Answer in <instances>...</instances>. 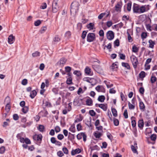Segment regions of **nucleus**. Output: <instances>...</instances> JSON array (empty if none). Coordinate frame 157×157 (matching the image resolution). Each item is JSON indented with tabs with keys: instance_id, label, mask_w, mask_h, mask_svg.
Masks as SVG:
<instances>
[{
	"instance_id": "4",
	"label": "nucleus",
	"mask_w": 157,
	"mask_h": 157,
	"mask_svg": "<svg viewBox=\"0 0 157 157\" xmlns=\"http://www.w3.org/2000/svg\"><path fill=\"white\" fill-rule=\"evenodd\" d=\"M96 37L95 34L94 33H89L87 36V40L89 42H92L95 40Z\"/></svg>"
},
{
	"instance_id": "35",
	"label": "nucleus",
	"mask_w": 157,
	"mask_h": 157,
	"mask_svg": "<svg viewBox=\"0 0 157 157\" xmlns=\"http://www.w3.org/2000/svg\"><path fill=\"white\" fill-rule=\"evenodd\" d=\"M127 33L128 34V41L129 42H132V39L131 36L130 34L128 32H127Z\"/></svg>"
},
{
	"instance_id": "52",
	"label": "nucleus",
	"mask_w": 157,
	"mask_h": 157,
	"mask_svg": "<svg viewBox=\"0 0 157 157\" xmlns=\"http://www.w3.org/2000/svg\"><path fill=\"white\" fill-rule=\"evenodd\" d=\"M140 109H143L145 108V106L142 102H140Z\"/></svg>"
},
{
	"instance_id": "23",
	"label": "nucleus",
	"mask_w": 157,
	"mask_h": 157,
	"mask_svg": "<svg viewBox=\"0 0 157 157\" xmlns=\"http://www.w3.org/2000/svg\"><path fill=\"white\" fill-rule=\"evenodd\" d=\"M40 53L39 52L36 51L32 54V56L33 57H36L40 56Z\"/></svg>"
},
{
	"instance_id": "38",
	"label": "nucleus",
	"mask_w": 157,
	"mask_h": 157,
	"mask_svg": "<svg viewBox=\"0 0 157 157\" xmlns=\"http://www.w3.org/2000/svg\"><path fill=\"white\" fill-rule=\"evenodd\" d=\"M113 122L115 126H117L119 125V121L118 119L114 118L113 119Z\"/></svg>"
},
{
	"instance_id": "7",
	"label": "nucleus",
	"mask_w": 157,
	"mask_h": 157,
	"mask_svg": "<svg viewBox=\"0 0 157 157\" xmlns=\"http://www.w3.org/2000/svg\"><path fill=\"white\" fill-rule=\"evenodd\" d=\"M42 138V136L41 134H36L33 136V139L34 140L38 141L40 143H41Z\"/></svg>"
},
{
	"instance_id": "11",
	"label": "nucleus",
	"mask_w": 157,
	"mask_h": 157,
	"mask_svg": "<svg viewBox=\"0 0 157 157\" xmlns=\"http://www.w3.org/2000/svg\"><path fill=\"white\" fill-rule=\"evenodd\" d=\"M81 150L79 148H77L75 150H73L71 152V154L72 155H74L76 154H78L80 153Z\"/></svg>"
},
{
	"instance_id": "29",
	"label": "nucleus",
	"mask_w": 157,
	"mask_h": 157,
	"mask_svg": "<svg viewBox=\"0 0 157 157\" xmlns=\"http://www.w3.org/2000/svg\"><path fill=\"white\" fill-rule=\"evenodd\" d=\"M94 24L92 23H90L87 25V27L88 29H93Z\"/></svg>"
},
{
	"instance_id": "37",
	"label": "nucleus",
	"mask_w": 157,
	"mask_h": 157,
	"mask_svg": "<svg viewBox=\"0 0 157 157\" xmlns=\"http://www.w3.org/2000/svg\"><path fill=\"white\" fill-rule=\"evenodd\" d=\"M47 27L46 26L42 27L40 30V33H44L47 30Z\"/></svg>"
},
{
	"instance_id": "27",
	"label": "nucleus",
	"mask_w": 157,
	"mask_h": 157,
	"mask_svg": "<svg viewBox=\"0 0 157 157\" xmlns=\"http://www.w3.org/2000/svg\"><path fill=\"white\" fill-rule=\"evenodd\" d=\"M67 83L68 84H71L72 83V78L71 77H69L67 78Z\"/></svg>"
},
{
	"instance_id": "31",
	"label": "nucleus",
	"mask_w": 157,
	"mask_h": 157,
	"mask_svg": "<svg viewBox=\"0 0 157 157\" xmlns=\"http://www.w3.org/2000/svg\"><path fill=\"white\" fill-rule=\"evenodd\" d=\"M73 74L78 77L80 76L81 75V73L80 71H75L74 72Z\"/></svg>"
},
{
	"instance_id": "18",
	"label": "nucleus",
	"mask_w": 157,
	"mask_h": 157,
	"mask_svg": "<svg viewBox=\"0 0 157 157\" xmlns=\"http://www.w3.org/2000/svg\"><path fill=\"white\" fill-rule=\"evenodd\" d=\"M36 94V92L35 90H34L31 92L30 96L32 98H33Z\"/></svg>"
},
{
	"instance_id": "48",
	"label": "nucleus",
	"mask_w": 157,
	"mask_h": 157,
	"mask_svg": "<svg viewBox=\"0 0 157 157\" xmlns=\"http://www.w3.org/2000/svg\"><path fill=\"white\" fill-rule=\"evenodd\" d=\"M89 113L90 115L92 116H94L96 114V113L93 110H90L89 111Z\"/></svg>"
},
{
	"instance_id": "15",
	"label": "nucleus",
	"mask_w": 157,
	"mask_h": 157,
	"mask_svg": "<svg viewBox=\"0 0 157 157\" xmlns=\"http://www.w3.org/2000/svg\"><path fill=\"white\" fill-rule=\"evenodd\" d=\"M144 121L142 120L139 121L138 122V126L141 129H142L144 126Z\"/></svg>"
},
{
	"instance_id": "54",
	"label": "nucleus",
	"mask_w": 157,
	"mask_h": 157,
	"mask_svg": "<svg viewBox=\"0 0 157 157\" xmlns=\"http://www.w3.org/2000/svg\"><path fill=\"white\" fill-rule=\"evenodd\" d=\"M69 130L72 132H75V128L74 126H71L69 128Z\"/></svg>"
},
{
	"instance_id": "47",
	"label": "nucleus",
	"mask_w": 157,
	"mask_h": 157,
	"mask_svg": "<svg viewBox=\"0 0 157 157\" xmlns=\"http://www.w3.org/2000/svg\"><path fill=\"white\" fill-rule=\"evenodd\" d=\"M123 115L125 118L127 119L128 118V112L127 109L124 110Z\"/></svg>"
},
{
	"instance_id": "43",
	"label": "nucleus",
	"mask_w": 157,
	"mask_h": 157,
	"mask_svg": "<svg viewBox=\"0 0 157 157\" xmlns=\"http://www.w3.org/2000/svg\"><path fill=\"white\" fill-rule=\"evenodd\" d=\"M62 150L64 154H68V151L66 147H63L62 149Z\"/></svg>"
},
{
	"instance_id": "5",
	"label": "nucleus",
	"mask_w": 157,
	"mask_h": 157,
	"mask_svg": "<svg viewBox=\"0 0 157 157\" xmlns=\"http://www.w3.org/2000/svg\"><path fill=\"white\" fill-rule=\"evenodd\" d=\"M58 0H54L52 5V11L53 13H56L58 10L59 7L57 5Z\"/></svg>"
},
{
	"instance_id": "53",
	"label": "nucleus",
	"mask_w": 157,
	"mask_h": 157,
	"mask_svg": "<svg viewBox=\"0 0 157 157\" xmlns=\"http://www.w3.org/2000/svg\"><path fill=\"white\" fill-rule=\"evenodd\" d=\"M107 136L108 138L111 141H112V139H113V136L112 135L109 133H108L107 134Z\"/></svg>"
},
{
	"instance_id": "45",
	"label": "nucleus",
	"mask_w": 157,
	"mask_h": 157,
	"mask_svg": "<svg viewBox=\"0 0 157 157\" xmlns=\"http://www.w3.org/2000/svg\"><path fill=\"white\" fill-rule=\"evenodd\" d=\"M86 34L87 32L86 31H83L82 35V37L83 39H84L85 38Z\"/></svg>"
},
{
	"instance_id": "21",
	"label": "nucleus",
	"mask_w": 157,
	"mask_h": 157,
	"mask_svg": "<svg viewBox=\"0 0 157 157\" xmlns=\"http://www.w3.org/2000/svg\"><path fill=\"white\" fill-rule=\"evenodd\" d=\"M29 107L28 106H25L23 107L22 109V111L24 113H26L28 111Z\"/></svg>"
},
{
	"instance_id": "59",
	"label": "nucleus",
	"mask_w": 157,
	"mask_h": 157,
	"mask_svg": "<svg viewBox=\"0 0 157 157\" xmlns=\"http://www.w3.org/2000/svg\"><path fill=\"white\" fill-rule=\"evenodd\" d=\"M112 24V22L111 21H108L106 23V25L108 27H109L111 26Z\"/></svg>"
},
{
	"instance_id": "6",
	"label": "nucleus",
	"mask_w": 157,
	"mask_h": 157,
	"mask_svg": "<svg viewBox=\"0 0 157 157\" xmlns=\"http://www.w3.org/2000/svg\"><path fill=\"white\" fill-rule=\"evenodd\" d=\"M107 39L109 40H111L114 37V33L112 31H108L106 33Z\"/></svg>"
},
{
	"instance_id": "40",
	"label": "nucleus",
	"mask_w": 157,
	"mask_h": 157,
	"mask_svg": "<svg viewBox=\"0 0 157 157\" xmlns=\"http://www.w3.org/2000/svg\"><path fill=\"white\" fill-rule=\"evenodd\" d=\"M5 151V148L4 146H2L0 148V154L3 153Z\"/></svg>"
},
{
	"instance_id": "10",
	"label": "nucleus",
	"mask_w": 157,
	"mask_h": 157,
	"mask_svg": "<svg viewBox=\"0 0 157 157\" xmlns=\"http://www.w3.org/2000/svg\"><path fill=\"white\" fill-rule=\"evenodd\" d=\"M15 40V37L12 34L10 35L8 37V42L10 44H12Z\"/></svg>"
},
{
	"instance_id": "44",
	"label": "nucleus",
	"mask_w": 157,
	"mask_h": 157,
	"mask_svg": "<svg viewBox=\"0 0 157 157\" xmlns=\"http://www.w3.org/2000/svg\"><path fill=\"white\" fill-rule=\"evenodd\" d=\"M119 56L120 57V58L121 59L124 60L125 59V55L122 53H119Z\"/></svg>"
},
{
	"instance_id": "16",
	"label": "nucleus",
	"mask_w": 157,
	"mask_h": 157,
	"mask_svg": "<svg viewBox=\"0 0 157 157\" xmlns=\"http://www.w3.org/2000/svg\"><path fill=\"white\" fill-rule=\"evenodd\" d=\"M110 68L113 71H116L118 68V65L115 63H113Z\"/></svg>"
},
{
	"instance_id": "28",
	"label": "nucleus",
	"mask_w": 157,
	"mask_h": 157,
	"mask_svg": "<svg viewBox=\"0 0 157 157\" xmlns=\"http://www.w3.org/2000/svg\"><path fill=\"white\" fill-rule=\"evenodd\" d=\"M102 135V134L99 132H95L94 136L97 138H99Z\"/></svg>"
},
{
	"instance_id": "33",
	"label": "nucleus",
	"mask_w": 157,
	"mask_h": 157,
	"mask_svg": "<svg viewBox=\"0 0 157 157\" xmlns=\"http://www.w3.org/2000/svg\"><path fill=\"white\" fill-rule=\"evenodd\" d=\"M139 75L140 78H143L145 77V73L143 71H142Z\"/></svg>"
},
{
	"instance_id": "25",
	"label": "nucleus",
	"mask_w": 157,
	"mask_h": 157,
	"mask_svg": "<svg viewBox=\"0 0 157 157\" xmlns=\"http://www.w3.org/2000/svg\"><path fill=\"white\" fill-rule=\"evenodd\" d=\"M122 65L124 67L126 68L127 69H130V67L128 63H125L123 62L122 63Z\"/></svg>"
},
{
	"instance_id": "14",
	"label": "nucleus",
	"mask_w": 157,
	"mask_h": 157,
	"mask_svg": "<svg viewBox=\"0 0 157 157\" xmlns=\"http://www.w3.org/2000/svg\"><path fill=\"white\" fill-rule=\"evenodd\" d=\"M85 73L88 75H92V73L91 72V69L88 67H87L85 68Z\"/></svg>"
},
{
	"instance_id": "3",
	"label": "nucleus",
	"mask_w": 157,
	"mask_h": 157,
	"mask_svg": "<svg viewBox=\"0 0 157 157\" xmlns=\"http://www.w3.org/2000/svg\"><path fill=\"white\" fill-rule=\"evenodd\" d=\"M130 59L134 68H136L137 65L139 64L137 58L134 55H132L130 57Z\"/></svg>"
},
{
	"instance_id": "57",
	"label": "nucleus",
	"mask_w": 157,
	"mask_h": 157,
	"mask_svg": "<svg viewBox=\"0 0 157 157\" xmlns=\"http://www.w3.org/2000/svg\"><path fill=\"white\" fill-rule=\"evenodd\" d=\"M105 13H102L100 14L98 17V18L99 19H101L105 15Z\"/></svg>"
},
{
	"instance_id": "41",
	"label": "nucleus",
	"mask_w": 157,
	"mask_h": 157,
	"mask_svg": "<svg viewBox=\"0 0 157 157\" xmlns=\"http://www.w3.org/2000/svg\"><path fill=\"white\" fill-rule=\"evenodd\" d=\"M41 23V21L37 20L34 22V25L35 26H38L40 25Z\"/></svg>"
},
{
	"instance_id": "55",
	"label": "nucleus",
	"mask_w": 157,
	"mask_h": 157,
	"mask_svg": "<svg viewBox=\"0 0 157 157\" xmlns=\"http://www.w3.org/2000/svg\"><path fill=\"white\" fill-rule=\"evenodd\" d=\"M13 118L14 120L16 121L18 119L19 117L17 114H15L13 115Z\"/></svg>"
},
{
	"instance_id": "2",
	"label": "nucleus",
	"mask_w": 157,
	"mask_h": 157,
	"mask_svg": "<svg viewBox=\"0 0 157 157\" xmlns=\"http://www.w3.org/2000/svg\"><path fill=\"white\" fill-rule=\"evenodd\" d=\"M79 4L78 2H72L71 5V13H75L78 10Z\"/></svg>"
},
{
	"instance_id": "12",
	"label": "nucleus",
	"mask_w": 157,
	"mask_h": 157,
	"mask_svg": "<svg viewBox=\"0 0 157 157\" xmlns=\"http://www.w3.org/2000/svg\"><path fill=\"white\" fill-rule=\"evenodd\" d=\"M122 6L121 3L118 2L115 6V10L117 11H120Z\"/></svg>"
},
{
	"instance_id": "49",
	"label": "nucleus",
	"mask_w": 157,
	"mask_h": 157,
	"mask_svg": "<svg viewBox=\"0 0 157 157\" xmlns=\"http://www.w3.org/2000/svg\"><path fill=\"white\" fill-rule=\"evenodd\" d=\"M65 71L67 72H70L71 70V67L67 66L65 67Z\"/></svg>"
},
{
	"instance_id": "42",
	"label": "nucleus",
	"mask_w": 157,
	"mask_h": 157,
	"mask_svg": "<svg viewBox=\"0 0 157 157\" xmlns=\"http://www.w3.org/2000/svg\"><path fill=\"white\" fill-rule=\"evenodd\" d=\"M147 36V34L146 33L143 32L142 33L141 35V37L143 40H144V39L146 38V37Z\"/></svg>"
},
{
	"instance_id": "17",
	"label": "nucleus",
	"mask_w": 157,
	"mask_h": 157,
	"mask_svg": "<svg viewBox=\"0 0 157 157\" xmlns=\"http://www.w3.org/2000/svg\"><path fill=\"white\" fill-rule=\"evenodd\" d=\"M149 43V47L152 48H153L154 47V45L155 44L154 41H152L151 40H150L148 41Z\"/></svg>"
},
{
	"instance_id": "24",
	"label": "nucleus",
	"mask_w": 157,
	"mask_h": 157,
	"mask_svg": "<svg viewBox=\"0 0 157 157\" xmlns=\"http://www.w3.org/2000/svg\"><path fill=\"white\" fill-rule=\"evenodd\" d=\"M138 48L135 45H134L132 48V51L133 52L136 53L138 52Z\"/></svg>"
},
{
	"instance_id": "51",
	"label": "nucleus",
	"mask_w": 157,
	"mask_h": 157,
	"mask_svg": "<svg viewBox=\"0 0 157 157\" xmlns=\"http://www.w3.org/2000/svg\"><path fill=\"white\" fill-rule=\"evenodd\" d=\"M60 40V38L58 36H56L53 39L54 41L56 42H58Z\"/></svg>"
},
{
	"instance_id": "32",
	"label": "nucleus",
	"mask_w": 157,
	"mask_h": 157,
	"mask_svg": "<svg viewBox=\"0 0 157 157\" xmlns=\"http://www.w3.org/2000/svg\"><path fill=\"white\" fill-rule=\"evenodd\" d=\"M131 148L133 153H138L137 151L136 150V149L134 146H133V145H131Z\"/></svg>"
},
{
	"instance_id": "46",
	"label": "nucleus",
	"mask_w": 157,
	"mask_h": 157,
	"mask_svg": "<svg viewBox=\"0 0 157 157\" xmlns=\"http://www.w3.org/2000/svg\"><path fill=\"white\" fill-rule=\"evenodd\" d=\"M129 108L130 109H134L135 108V106L129 102L128 103Z\"/></svg>"
},
{
	"instance_id": "22",
	"label": "nucleus",
	"mask_w": 157,
	"mask_h": 157,
	"mask_svg": "<svg viewBox=\"0 0 157 157\" xmlns=\"http://www.w3.org/2000/svg\"><path fill=\"white\" fill-rule=\"evenodd\" d=\"M112 113L113 115L116 117L117 116V112L116 110V109L115 108H112Z\"/></svg>"
},
{
	"instance_id": "26",
	"label": "nucleus",
	"mask_w": 157,
	"mask_h": 157,
	"mask_svg": "<svg viewBox=\"0 0 157 157\" xmlns=\"http://www.w3.org/2000/svg\"><path fill=\"white\" fill-rule=\"evenodd\" d=\"M44 127L43 125H39L38 129L40 131L43 132L44 130Z\"/></svg>"
},
{
	"instance_id": "20",
	"label": "nucleus",
	"mask_w": 157,
	"mask_h": 157,
	"mask_svg": "<svg viewBox=\"0 0 157 157\" xmlns=\"http://www.w3.org/2000/svg\"><path fill=\"white\" fill-rule=\"evenodd\" d=\"M105 99V97L104 96L101 95L99 96L98 100L101 102H103Z\"/></svg>"
},
{
	"instance_id": "13",
	"label": "nucleus",
	"mask_w": 157,
	"mask_h": 157,
	"mask_svg": "<svg viewBox=\"0 0 157 157\" xmlns=\"http://www.w3.org/2000/svg\"><path fill=\"white\" fill-rule=\"evenodd\" d=\"M86 105L89 106H91L93 104V101L90 98L87 99L86 101Z\"/></svg>"
},
{
	"instance_id": "56",
	"label": "nucleus",
	"mask_w": 157,
	"mask_h": 157,
	"mask_svg": "<svg viewBox=\"0 0 157 157\" xmlns=\"http://www.w3.org/2000/svg\"><path fill=\"white\" fill-rule=\"evenodd\" d=\"M64 138V136L63 134H59L57 136V138L59 140H62Z\"/></svg>"
},
{
	"instance_id": "1",
	"label": "nucleus",
	"mask_w": 157,
	"mask_h": 157,
	"mask_svg": "<svg viewBox=\"0 0 157 157\" xmlns=\"http://www.w3.org/2000/svg\"><path fill=\"white\" fill-rule=\"evenodd\" d=\"M133 11L134 13H144L149 10V6L145 5L140 6L137 5L133 6Z\"/></svg>"
},
{
	"instance_id": "60",
	"label": "nucleus",
	"mask_w": 157,
	"mask_h": 157,
	"mask_svg": "<svg viewBox=\"0 0 157 157\" xmlns=\"http://www.w3.org/2000/svg\"><path fill=\"white\" fill-rule=\"evenodd\" d=\"M55 131L56 132H58L60 131V128L58 126H56L55 128Z\"/></svg>"
},
{
	"instance_id": "36",
	"label": "nucleus",
	"mask_w": 157,
	"mask_h": 157,
	"mask_svg": "<svg viewBox=\"0 0 157 157\" xmlns=\"http://www.w3.org/2000/svg\"><path fill=\"white\" fill-rule=\"evenodd\" d=\"M10 104L8 103L6 104V107H5V110L7 111V112H8L10 111Z\"/></svg>"
},
{
	"instance_id": "50",
	"label": "nucleus",
	"mask_w": 157,
	"mask_h": 157,
	"mask_svg": "<svg viewBox=\"0 0 157 157\" xmlns=\"http://www.w3.org/2000/svg\"><path fill=\"white\" fill-rule=\"evenodd\" d=\"M131 4L130 3H128L127 4V10L128 11H130L131 10Z\"/></svg>"
},
{
	"instance_id": "62",
	"label": "nucleus",
	"mask_w": 157,
	"mask_h": 157,
	"mask_svg": "<svg viewBox=\"0 0 157 157\" xmlns=\"http://www.w3.org/2000/svg\"><path fill=\"white\" fill-rule=\"evenodd\" d=\"M99 34L100 36H104V32L102 30H101L99 32Z\"/></svg>"
},
{
	"instance_id": "64",
	"label": "nucleus",
	"mask_w": 157,
	"mask_h": 157,
	"mask_svg": "<svg viewBox=\"0 0 157 157\" xmlns=\"http://www.w3.org/2000/svg\"><path fill=\"white\" fill-rule=\"evenodd\" d=\"M144 90L143 87H141L139 89V92L141 94H143L144 92Z\"/></svg>"
},
{
	"instance_id": "19",
	"label": "nucleus",
	"mask_w": 157,
	"mask_h": 157,
	"mask_svg": "<svg viewBox=\"0 0 157 157\" xmlns=\"http://www.w3.org/2000/svg\"><path fill=\"white\" fill-rule=\"evenodd\" d=\"M67 61V59L64 58H61L59 61V64L61 65H63L65 64Z\"/></svg>"
},
{
	"instance_id": "30",
	"label": "nucleus",
	"mask_w": 157,
	"mask_h": 157,
	"mask_svg": "<svg viewBox=\"0 0 157 157\" xmlns=\"http://www.w3.org/2000/svg\"><path fill=\"white\" fill-rule=\"evenodd\" d=\"M156 78L154 76H151V82L152 83H154L156 80Z\"/></svg>"
},
{
	"instance_id": "34",
	"label": "nucleus",
	"mask_w": 157,
	"mask_h": 157,
	"mask_svg": "<svg viewBox=\"0 0 157 157\" xmlns=\"http://www.w3.org/2000/svg\"><path fill=\"white\" fill-rule=\"evenodd\" d=\"M114 45L117 47H118L119 46L120 42L118 39H116L114 42Z\"/></svg>"
},
{
	"instance_id": "39",
	"label": "nucleus",
	"mask_w": 157,
	"mask_h": 157,
	"mask_svg": "<svg viewBox=\"0 0 157 157\" xmlns=\"http://www.w3.org/2000/svg\"><path fill=\"white\" fill-rule=\"evenodd\" d=\"M83 133H84L82 132L78 134L77 136V138L79 140L81 139L82 137L83 134Z\"/></svg>"
},
{
	"instance_id": "63",
	"label": "nucleus",
	"mask_w": 157,
	"mask_h": 157,
	"mask_svg": "<svg viewBox=\"0 0 157 157\" xmlns=\"http://www.w3.org/2000/svg\"><path fill=\"white\" fill-rule=\"evenodd\" d=\"M27 83V80L26 79H25L22 80L21 83L22 85H26Z\"/></svg>"
},
{
	"instance_id": "61",
	"label": "nucleus",
	"mask_w": 157,
	"mask_h": 157,
	"mask_svg": "<svg viewBox=\"0 0 157 157\" xmlns=\"http://www.w3.org/2000/svg\"><path fill=\"white\" fill-rule=\"evenodd\" d=\"M132 126L133 127H135L136 125V121L134 120H132L131 122Z\"/></svg>"
},
{
	"instance_id": "8",
	"label": "nucleus",
	"mask_w": 157,
	"mask_h": 157,
	"mask_svg": "<svg viewBox=\"0 0 157 157\" xmlns=\"http://www.w3.org/2000/svg\"><path fill=\"white\" fill-rule=\"evenodd\" d=\"M95 106L97 107H99L101 109H103L105 111L107 110V107L106 104H96L95 105Z\"/></svg>"
},
{
	"instance_id": "58",
	"label": "nucleus",
	"mask_w": 157,
	"mask_h": 157,
	"mask_svg": "<svg viewBox=\"0 0 157 157\" xmlns=\"http://www.w3.org/2000/svg\"><path fill=\"white\" fill-rule=\"evenodd\" d=\"M47 7V4L46 3H44L42 4V5L40 6V8L42 9H44L46 8Z\"/></svg>"
},
{
	"instance_id": "9",
	"label": "nucleus",
	"mask_w": 157,
	"mask_h": 157,
	"mask_svg": "<svg viewBox=\"0 0 157 157\" xmlns=\"http://www.w3.org/2000/svg\"><path fill=\"white\" fill-rule=\"evenodd\" d=\"M95 89L98 92H105V90L103 86L99 85L97 86L96 88Z\"/></svg>"
}]
</instances>
